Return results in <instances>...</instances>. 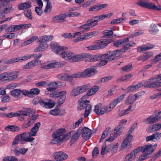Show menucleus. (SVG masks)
I'll use <instances>...</instances> for the list:
<instances>
[{
    "label": "nucleus",
    "mask_w": 161,
    "mask_h": 161,
    "mask_svg": "<svg viewBox=\"0 0 161 161\" xmlns=\"http://www.w3.org/2000/svg\"><path fill=\"white\" fill-rule=\"evenodd\" d=\"M53 156L56 161H60V152L54 153Z\"/></svg>",
    "instance_id": "58"
},
{
    "label": "nucleus",
    "mask_w": 161,
    "mask_h": 161,
    "mask_svg": "<svg viewBox=\"0 0 161 161\" xmlns=\"http://www.w3.org/2000/svg\"><path fill=\"white\" fill-rule=\"evenodd\" d=\"M40 43L39 46L36 47L34 50V52H37L40 51H43L47 49L48 45L45 42H39Z\"/></svg>",
    "instance_id": "24"
},
{
    "label": "nucleus",
    "mask_w": 161,
    "mask_h": 161,
    "mask_svg": "<svg viewBox=\"0 0 161 161\" xmlns=\"http://www.w3.org/2000/svg\"><path fill=\"white\" fill-rule=\"evenodd\" d=\"M53 36H42L39 41V42H45L51 41L53 40Z\"/></svg>",
    "instance_id": "42"
},
{
    "label": "nucleus",
    "mask_w": 161,
    "mask_h": 161,
    "mask_svg": "<svg viewBox=\"0 0 161 161\" xmlns=\"http://www.w3.org/2000/svg\"><path fill=\"white\" fill-rule=\"evenodd\" d=\"M158 115L155 116L152 115L147 118L146 120L148 121L149 124H153L158 120Z\"/></svg>",
    "instance_id": "43"
},
{
    "label": "nucleus",
    "mask_w": 161,
    "mask_h": 161,
    "mask_svg": "<svg viewBox=\"0 0 161 161\" xmlns=\"http://www.w3.org/2000/svg\"><path fill=\"white\" fill-rule=\"evenodd\" d=\"M82 134V137L84 139L88 140L90 137L92 132L91 130L86 127H84L82 129H81Z\"/></svg>",
    "instance_id": "15"
},
{
    "label": "nucleus",
    "mask_w": 161,
    "mask_h": 161,
    "mask_svg": "<svg viewBox=\"0 0 161 161\" xmlns=\"http://www.w3.org/2000/svg\"><path fill=\"white\" fill-rule=\"evenodd\" d=\"M20 94V90L15 89L12 90L11 92V95L15 97H18Z\"/></svg>",
    "instance_id": "47"
},
{
    "label": "nucleus",
    "mask_w": 161,
    "mask_h": 161,
    "mask_svg": "<svg viewBox=\"0 0 161 161\" xmlns=\"http://www.w3.org/2000/svg\"><path fill=\"white\" fill-rule=\"evenodd\" d=\"M3 161H18V159L14 156H10L5 157L3 159Z\"/></svg>",
    "instance_id": "52"
},
{
    "label": "nucleus",
    "mask_w": 161,
    "mask_h": 161,
    "mask_svg": "<svg viewBox=\"0 0 161 161\" xmlns=\"http://www.w3.org/2000/svg\"><path fill=\"white\" fill-rule=\"evenodd\" d=\"M62 58L66 60H68L70 62H76L82 60L84 58H88L90 54L83 53L80 55H75V54L71 52L67 51H61Z\"/></svg>",
    "instance_id": "2"
},
{
    "label": "nucleus",
    "mask_w": 161,
    "mask_h": 161,
    "mask_svg": "<svg viewBox=\"0 0 161 161\" xmlns=\"http://www.w3.org/2000/svg\"><path fill=\"white\" fill-rule=\"evenodd\" d=\"M99 89V86H95L92 87L87 92V95L90 96L94 95L98 91Z\"/></svg>",
    "instance_id": "37"
},
{
    "label": "nucleus",
    "mask_w": 161,
    "mask_h": 161,
    "mask_svg": "<svg viewBox=\"0 0 161 161\" xmlns=\"http://www.w3.org/2000/svg\"><path fill=\"white\" fill-rule=\"evenodd\" d=\"M3 36L8 39H14L15 37L16 36L14 33L8 32L3 35Z\"/></svg>",
    "instance_id": "48"
},
{
    "label": "nucleus",
    "mask_w": 161,
    "mask_h": 161,
    "mask_svg": "<svg viewBox=\"0 0 161 161\" xmlns=\"http://www.w3.org/2000/svg\"><path fill=\"white\" fill-rule=\"evenodd\" d=\"M24 14L27 18H29L31 19H32V16L31 12L30 10L28 9L26 11H25Z\"/></svg>",
    "instance_id": "64"
},
{
    "label": "nucleus",
    "mask_w": 161,
    "mask_h": 161,
    "mask_svg": "<svg viewBox=\"0 0 161 161\" xmlns=\"http://www.w3.org/2000/svg\"><path fill=\"white\" fill-rule=\"evenodd\" d=\"M83 119V118H80L77 121L75 122L73 125L72 128L75 129L76 127H78L79 125L82 122Z\"/></svg>",
    "instance_id": "63"
},
{
    "label": "nucleus",
    "mask_w": 161,
    "mask_h": 161,
    "mask_svg": "<svg viewBox=\"0 0 161 161\" xmlns=\"http://www.w3.org/2000/svg\"><path fill=\"white\" fill-rule=\"evenodd\" d=\"M80 31L81 32H86L89 31L90 29V26L87 23L86 24L83 25L80 27Z\"/></svg>",
    "instance_id": "45"
},
{
    "label": "nucleus",
    "mask_w": 161,
    "mask_h": 161,
    "mask_svg": "<svg viewBox=\"0 0 161 161\" xmlns=\"http://www.w3.org/2000/svg\"><path fill=\"white\" fill-rule=\"evenodd\" d=\"M125 94H124L121 96L118 97L116 98L110 104L112 108H113L117 105L118 103L120 102L124 98V97L125 96Z\"/></svg>",
    "instance_id": "29"
},
{
    "label": "nucleus",
    "mask_w": 161,
    "mask_h": 161,
    "mask_svg": "<svg viewBox=\"0 0 161 161\" xmlns=\"http://www.w3.org/2000/svg\"><path fill=\"white\" fill-rule=\"evenodd\" d=\"M39 103L43 107L47 108H52L55 106V101L51 99H44L39 101Z\"/></svg>",
    "instance_id": "10"
},
{
    "label": "nucleus",
    "mask_w": 161,
    "mask_h": 161,
    "mask_svg": "<svg viewBox=\"0 0 161 161\" xmlns=\"http://www.w3.org/2000/svg\"><path fill=\"white\" fill-rule=\"evenodd\" d=\"M13 25L15 32L25 28H30L31 26V24H23L19 25Z\"/></svg>",
    "instance_id": "25"
},
{
    "label": "nucleus",
    "mask_w": 161,
    "mask_h": 161,
    "mask_svg": "<svg viewBox=\"0 0 161 161\" xmlns=\"http://www.w3.org/2000/svg\"><path fill=\"white\" fill-rule=\"evenodd\" d=\"M50 47L53 51L56 54H60V46L57 43L52 42L50 44Z\"/></svg>",
    "instance_id": "20"
},
{
    "label": "nucleus",
    "mask_w": 161,
    "mask_h": 161,
    "mask_svg": "<svg viewBox=\"0 0 161 161\" xmlns=\"http://www.w3.org/2000/svg\"><path fill=\"white\" fill-rule=\"evenodd\" d=\"M52 137L53 139L51 141V143H59L60 142V129L55 131L53 134Z\"/></svg>",
    "instance_id": "14"
},
{
    "label": "nucleus",
    "mask_w": 161,
    "mask_h": 161,
    "mask_svg": "<svg viewBox=\"0 0 161 161\" xmlns=\"http://www.w3.org/2000/svg\"><path fill=\"white\" fill-rule=\"evenodd\" d=\"M113 33L112 30H106L104 31V36L105 37H109L112 36Z\"/></svg>",
    "instance_id": "61"
},
{
    "label": "nucleus",
    "mask_w": 161,
    "mask_h": 161,
    "mask_svg": "<svg viewBox=\"0 0 161 161\" xmlns=\"http://www.w3.org/2000/svg\"><path fill=\"white\" fill-rule=\"evenodd\" d=\"M123 129L124 127L123 126L120 125H118L113 130L111 131L110 134V137L106 139V141L109 142L113 141L115 138L120 135L121 133L123 131Z\"/></svg>",
    "instance_id": "9"
},
{
    "label": "nucleus",
    "mask_w": 161,
    "mask_h": 161,
    "mask_svg": "<svg viewBox=\"0 0 161 161\" xmlns=\"http://www.w3.org/2000/svg\"><path fill=\"white\" fill-rule=\"evenodd\" d=\"M160 60H161V53L156 56L155 58L152 60L151 62L153 64H155Z\"/></svg>",
    "instance_id": "62"
},
{
    "label": "nucleus",
    "mask_w": 161,
    "mask_h": 161,
    "mask_svg": "<svg viewBox=\"0 0 161 161\" xmlns=\"http://www.w3.org/2000/svg\"><path fill=\"white\" fill-rule=\"evenodd\" d=\"M37 59H35L30 61L26 64L24 65L23 69H31L36 65V62H37Z\"/></svg>",
    "instance_id": "33"
},
{
    "label": "nucleus",
    "mask_w": 161,
    "mask_h": 161,
    "mask_svg": "<svg viewBox=\"0 0 161 161\" xmlns=\"http://www.w3.org/2000/svg\"><path fill=\"white\" fill-rule=\"evenodd\" d=\"M35 111L32 109L27 108L25 110L19 111V119L21 121H25L23 124V129L27 128L32 125L37 119L38 115H35Z\"/></svg>",
    "instance_id": "1"
},
{
    "label": "nucleus",
    "mask_w": 161,
    "mask_h": 161,
    "mask_svg": "<svg viewBox=\"0 0 161 161\" xmlns=\"http://www.w3.org/2000/svg\"><path fill=\"white\" fill-rule=\"evenodd\" d=\"M157 146V144H155L153 145L150 144L142 146V152L145 153L147 155H149L154 151Z\"/></svg>",
    "instance_id": "12"
},
{
    "label": "nucleus",
    "mask_w": 161,
    "mask_h": 161,
    "mask_svg": "<svg viewBox=\"0 0 161 161\" xmlns=\"http://www.w3.org/2000/svg\"><path fill=\"white\" fill-rule=\"evenodd\" d=\"M58 105L55 107V108L50 111L49 114H51L53 115H57L59 114L60 111L59 108L60 107V100L59 99L58 100Z\"/></svg>",
    "instance_id": "30"
},
{
    "label": "nucleus",
    "mask_w": 161,
    "mask_h": 161,
    "mask_svg": "<svg viewBox=\"0 0 161 161\" xmlns=\"http://www.w3.org/2000/svg\"><path fill=\"white\" fill-rule=\"evenodd\" d=\"M42 54L41 53H39L38 55L35 53L29 55H25V60L34 57H35L37 59H38L42 57Z\"/></svg>",
    "instance_id": "41"
},
{
    "label": "nucleus",
    "mask_w": 161,
    "mask_h": 161,
    "mask_svg": "<svg viewBox=\"0 0 161 161\" xmlns=\"http://www.w3.org/2000/svg\"><path fill=\"white\" fill-rule=\"evenodd\" d=\"M89 96L87 95V93L85 95H84L80 99L81 100L79 103L78 107V109L80 110L85 109V112L84 114L85 118L87 117L91 112L92 106L89 103L90 102L89 101L87 100L83 101L82 100V99L86 98V97Z\"/></svg>",
    "instance_id": "4"
},
{
    "label": "nucleus",
    "mask_w": 161,
    "mask_h": 161,
    "mask_svg": "<svg viewBox=\"0 0 161 161\" xmlns=\"http://www.w3.org/2000/svg\"><path fill=\"white\" fill-rule=\"evenodd\" d=\"M154 46L153 44H150L148 46L143 45L142 46L139 47L137 48V52L142 53L143 52L151 49L154 47Z\"/></svg>",
    "instance_id": "32"
},
{
    "label": "nucleus",
    "mask_w": 161,
    "mask_h": 161,
    "mask_svg": "<svg viewBox=\"0 0 161 161\" xmlns=\"http://www.w3.org/2000/svg\"><path fill=\"white\" fill-rule=\"evenodd\" d=\"M66 94L67 92L65 91H61V105L65 100Z\"/></svg>",
    "instance_id": "56"
},
{
    "label": "nucleus",
    "mask_w": 161,
    "mask_h": 161,
    "mask_svg": "<svg viewBox=\"0 0 161 161\" xmlns=\"http://www.w3.org/2000/svg\"><path fill=\"white\" fill-rule=\"evenodd\" d=\"M112 107L110 104L109 107L105 106L101 108L97 115H101L105 113H108L111 110Z\"/></svg>",
    "instance_id": "35"
},
{
    "label": "nucleus",
    "mask_w": 161,
    "mask_h": 161,
    "mask_svg": "<svg viewBox=\"0 0 161 161\" xmlns=\"http://www.w3.org/2000/svg\"><path fill=\"white\" fill-rule=\"evenodd\" d=\"M109 53H111L110 51L108 52L106 54L93 56L89 58L88 60L92 62L100 60V61L97 63V65L98 66H103L107 64L108 61L114 60V58L111 56Z\"/></svg>",
    "instance_id": "3"
},
{
    "label": "nucleus",
    "mask_w": 161,
    "mask_h": 161,
    "mask_svg": "<svg viewBox=\"0 0 161 161\" xmlns=\"http://www.w3.org/2000/svg\"><path fill=\"white\" fill-rule=\"evenodd\" d=\"M59 82H51L48 84L47 87V90L49 92H53L57 91V88L58 87V84Z\"/></svg>",
    "instance_id": "21"
},
{
    "label": "nucleus",
    "mask_w": 161,
    "mask_h": 161,
    "mask_svg": "<svg viewBox=\"0 0 161 161\" xmlns=\"http://www.w3.org/2000/svg\"><path fill=\"white\" fill-rule=\"evenodd\" d=\"M136 44L134 42H130L129 43H127L125 45H123L124 47L123 48L115 50L114 51H111L110 53H109V54L111 55L114 58V60L116 59L115 56L117 55H119L122 53L125 52L129 48L131 47H133Z\"/></svg>",
    "instance_id": "7"
},
{
    "label": "nucleus",
    "mask_w": 161,
    "mask_h": 161,
    "mask_svg": "<svg viewBox=\"0 0 161 161\" xmlns=\"http://www.w3.org/2000/svg\"><path fill=\"white\" fill-rule=\"evenodd\" d=\"M46 1L47 2V5L44 10V12L45 13H48L51 11L52 6L51 3L50 2L49 0H48V1Z\"/></svg>",
    "instance_id": "46"
},
{
    "label": "nucleus",
    "mask_w": 161,
    "mask_h": 161,
    "mask_svg": "<svg viewBox=\"0 0 161 161\" xmlns=\"http://www.w3.org/2000/svg\"><path fill=\"white\" fill-rule=\"evenodd\" d=\"M14 10V9L13 8L12 5H10L8 7L5 8L3 9V12L4 14H7L9 13L11 11H13Z\"/></svg>",
    "instance_id": "53"
},
{
    "label": "nucleus",
    "mask_w": 161,
    "mask_h": 161,
    "mask_svg": "<svg viewBox=\"0 0 161 161\" xmlns=\"http://www.w3.org/2000/svg\"><path fill=\"white\" fill-rule=\"evenodd\" d=\"M156 77L148 79L144 83V86L146 88L156 87Z\"/></svg>",
    "instance_id": "16"
},
{
    "label": "nucleus",
    "mask_w": 161,
    "mask_h": 161,
    "mask_svg": "<svg viewBox=\"0 0 161 161\" xmlns=\"http://www.w3.org/2000/svg\"><path fill=\"white\" fill-rule=\"evenodd\" d=\"M60 63V62L54 61V62L50 63L45 65H42L41 68L42 69H48L54 68H57L59 67Z\"/></svg>",
    "instance_id": "18"
},
{
    "label": "nucleus",
    "mask_w": 161,
    "mask_h": 161,
    "mask_svg": "<svg viewBox=\"0 0 161 161\" xmlns=\"http://www.w3.org/2000/svg\"><path fill=\"white\" fill-rule=\"evenodd\" d=\"M154 46L153 44H150L148 46L143 45L142 46L139 47L137 48V52L142 53L143 52L151 49L154 47Z\"/></svg>",
    "instance_id": "31"
},
{
    "label": "nucleus",
    "mask_w": 161,
    "mask_h": 161,
    "mask_svg": "<svg viewBox=\"0 0 161 161\" xmlns=\"http://www.w3.org/2000/svg\"><path fill=\"white\" fill-rule=\"evenodd\" d=\"M80 94L77 87L74 88L71 92L70 95L72 97H75Z\"/></svg>",
    "instance_id": "55"
},
{
    "label": "nucleus",
    "mask_w": 161,
    "mask_h": 161,
    "mask_svg": "<svg viewBox=\"0 0 161 161\" xmlns=\"http://www.w3.org/2000/svg\"><path fill=\"white\" fill-rule=\"evenodd\" d=\"M60 96V92H53V93L50 94L49 97L53 98H57Z\"/></svg>",
    "instance_id": "54"
},
{
    "label": "nucleus",
    "mask_w": 161,
    "mask_h": 161,
    "mask_svg": "<svg viewBox=\"0 0 161 161\" xmlns=\"http://www.w3.org/2000/svg\"><path fill=\"white\" fill-rule=\"evenodd\" d=\"M18 71L8 72H4L0 74V80L3 79L7 78L5 80L6 82H8L16 79L18 76V74L19 73Z\"/></svg>",
    "instance_id": "8"
},
{
    "label": "nucleus",
    "mask_w": 161,
    "mask_h": 161,
    "mask_svg": "<svg viewBox=\"0 0 161 161\" xmlns=\"http://www.w3.org/2000/svg\"><path fill=\"white\" fill-rule=\"evenodd\" d=\"M98 20L97 19L94 18V17L91 19H88L87 21L88 24L90 26L91 28L94 27L97 24Z\"/></svg>",
    "instance_id": "39"
},
{
    "label": "nucleus",
    "mask_w": 161,
    "mask_h": 161,
    "mask_svg": "<svg viewBox=\"0 0 161 161\" xmlns=\"http://www.w3.org/2000/svg\"><path fill=\"white\" fill-rule=\"evenodd\" d=\"M129 42V38L119 40L115 41L114 43V46L115 47H120L127 43Z\"/></svg>",
    "instance_id": "26"
},
{
    "label": "nucleus",
    "mask_w": 161,
    "mask_h": 161,
    "mask_svg": "<svg viewBox=\"0 0 161 161\" xmlns=\"http://www.w3.org/2000/svg\"><path fill=\"white\" fill-rule=\"evenodd\" d=\"M113 13H110L106 14H102L100 15L94 16V18L97 19L98 21L102 20L106 18H108L113 15Z\"/></svg>",
    "instance_id": "40"
},
{
    "label": "nucleus",
    "mask_w": 161,
    "mask_h": 161,
    "mask_svg": "<svg viewBox=\"0 0 161 161\" xmlns=\"http://www.w3.org/2000/svg\"><path fill=\"white\" fill-rule=\"evenodd\" d=\"M135 158V155L131 152L130 154H128L126 157L127 161H131Z\"/></svg>",
    "instance_id": "57"
},
{
    "label": "nucleus",
    "mask_w": 161,
    "mask_h": 161,
    "mask_svg": "<svg viewBox=\"0 0 161 161\" xmlns=\"http://www.w3.org/2000/svg\"><path fill=\"white\" fill-rule=\"evenodd\" d=\"M22 61H25V56L21 57H19L17 58L11 59L6 61L5 63L7 64H9L17 62H20Z\"/></svg>",
    "instance_id": "27"
},
{
    "label": "nucleus",
    "mask_w": 161,
    "mask_h": 161,
    "mask_svg": "<svg viewBox=\"0 0 161 161\" xmlns=\"http://www.w3.org/2000/svg\"><path fill=\"white\" fill-rule=\"evenodd\" d=\"M135 101L134 97L133 95H130L125 100V104L126 105H130L133 104Z\"/></svg>",
    "instance_id": "36"
},
{
    "label": "nucleus",
    "mask_w": 161,
    "mask_h": 161,
    "mask_svg": "<svg viewBox=\"0 0 161 161\" xmlns=\"http://www.w3.org/2000/svg\"><path fill=\"white\" fill-rule=\"evenodd\" d=\"M31 6V2H25L22 3L18 5V8L21 10H23L25 9L30 8Z\"/></svg>",
    "instance_id": "38"
},
{
    "label": "nucleus",
    "mask_w": 161,
    "mask_h": 161,
    "mask_svg": "<svg viewBox=\"0 0 161 161\" xmlns=\"http://www.w3.org/2000/svg\"><path fill=\"white\" fill-rule=\"evenodd\" d=\"M111 39H104L98 40L96 42L98 50L104 48L110 43Z\"/></svg>",
    "instance_id": "13"
},
{
    "label": "nucleus",
    "mask_w": 161,
    "mask_h": 161,
    "mask_svg": "<svg viewBox=\"0 0 161 161\" xmlns=\"http://www.w3.org/2000/svg\"><path fill=\"white\" fill-rule=\"evenodd\" d=\"M96 67L95 66H91L88 68H87L85 70L81 72H77L73 74L72 75H70V79L71 82L73 80L74 78L80 77H89L92 75V74H94V72L96 69Z\"/></svg>",
    "instance_id": "6"
},
{
    "label": "nucleus",
    "mask_w": 161,
    "mask_h": 161,
    "mask_svg": "<svg viewBox=\"0 0 161 161\" xmlns=\"http://www.w3.org/2000/svg\"><path fill=\"white\" fill-rule=\"evenodd\" d=\"M41 126V123L38 122L35 124L34 126L31 129L29 133L30 136H35Z\"/></svg>",
    "instance_id": "23"
},
{
    "label": "nucleus",
    "mask_w": 161,
    "mask_h": 161,
    "mask_svg": "<svg viewBox=\"0 0 161 161\" xmlns=\"http://www.w3.org/2000/svg\"><path fill=\"white\" fill-rule=\"evenodd\" d=\"M81 132V130L80 128H79L76 132L74 130L69 132L70 136L71 135V139L70 141V146H72L78 139Z\"/></svg>",
    "instance_id": "11"
},
{
    "label": "nucleus",
    "mask_w": 161,
    "mask_h": 161,
    "mask_svg": "<svg viewBox=\"0 0 161 161\" xmlns=\"http://www.w3.org/2000/svg\"><path fill=\"white\" fill-rule=\"evenodd\" d=\"M93 35L91 33V32L86 33L84 35L81 36L78 38L75 39L74 40V42H78L83 40H86L89 38L92 37Z\"/></svg>",
    "instance_id": "28"
},
{
    "label": "nucleus",
    "mask_w": 161,
    "mask_h": 161,
    "mask_svg": "<svg viewBox=\"0 0 161 161\" xmlns=\"http://www.w3.org/2000/svg\"><path fill=\"white\" fill-rule=\"evenodd\" d=\"M133 137L132 135H128L123 140L121 147V150H124L128 145H130V142L131 141Z\"/></svg>",
    "instance_id": "19"
},
{
    "label": "nucleus",
    "mask_w": 161,
    "mask_h": 161,
    "mask_svg": "<svg viewBox=\"0 0 161 161\" xmlns=\"http://www.w3.org/2000/svg\"><path fill=\"white\" fill-rule=\"evenodd\" d=\"M91 87L89 84H87L81 86H77V89L80 94L86 92Z\"/></svg>",
    "instance_id": "34"
},
{
    "label": "nucleus",
    "mask_w": 161,
    "mask_h": 161,
    "mask_svg": "<svg viewBox=\"0 0 161 161\" xmlns=\"http://www.w3.org/2000/svg\"><path fill=\"white\" fill-rule=\"evenodd\" d=\"M39 89L35 88L32 89L30 91V97L34 95H38L40 92Z\"/></svg>",
    "instance_id": "50"
},
{
    "label": "nucleus",
    "mask_w": 161,
    "mask_h": 161,
    "mask_svg": "<svg viewBox=\"0 0 161 161\" xmlns=\"http://www.w3.org/2000/svg\"><path fill=\"white\" fill-rule=\"evenodd\" d=\"M161 137V133L157 132L153 134L151 136L146 137V139L147 142L152 141L156 142L158 141Z\"/></svg>",
    "instance_id": "17"
},
{
    "label": "nucleus",
    "mask_w": 161,
    "mask_h": 161,
    "mask_svg": "<svg viewBox=\"0 0 161 161\" xmlns=\"http://www.w3.org/2000/svg\"><path fill=\"white\" fill-rule=\"evenodd\" d=\"M70 137L69 132L67 134H61V143L65 142L69 140Z\"/></svg>",
    "instance_id": "44"
},
{
    "label": "nucleus",
    "mask_w": 161,
    "mask_h": 161,
    "mask_svg": "<svg viewBox=\"0 0 161 161\" xmlns=\"http://www.w3.org/2000/svg\"><path fill=\"white\" fill-rule=\"evenodd\" d=\"M111 147L110 145L106 147V146H102L101 154L102 155H104L109 151V148Z\"/></svg>",
    "instance_id": "51"
},
{
    "label": "nucleus",
    "mask_w": 161,
    "mask_h": 161,
    "mask_svg": "<svg viewBox=\"0 0 161 161\" xmlns=\"http://www.w3.org/2000/svg\"><path fill=\"white\" fill-rule=\"evenodd\" d=\"M156 26L154 25H151L149 27V32L152 34H155L158 31Z\"/></svg>",
    "instance_id": "49"
},
{
    "label": "nucleus",
    "mask_w": 161,
    "mask_h": 161,
    "mask_svg": "<svg viewBox=\"0 0 161 161\" xmlns=\"http://www.w3.org/2000/svg\"><path fill=\"white\" fill-rule=\"evenodd\" d=\"M28 149L27 148H21L17 147L14 150V154L16 156H19L20 154H25Z\"/></svg>",
    "instance_id": "22"
},
{
    "label": "nucleus",
    "mask_w": 161,
    "mask_h": 161,
    "mask_svg": "<svg viewBox=\"0 0 161 161\" xmlns=\"http://www.w3.org/2000/svg\"><path fill=\"white\" fill-rule=\"evenodd\" d=\"M28 134V132H25L16 135L14 138L12 145H14L17 144L19 141L21 144H24L26 142H30L34 140V138L32 137V136L29 135L27 137Z\"/></svg>",
    "instance_id": "5"
},
{
    "label": "nucleus",
    "mask_w": 161,
    "mask_h": 161,
    "mask_svg": "<svg viewBox=\"0 0 161 161\" xmlns=\"http://www.w3.org/2000/svg\"><path fill=\"white\" fill-rule=\"evenodd\" d=\"M145 61L147 60L153 55V53L152 52H147L143 54Z\"/></svg>",
    "instance_id": "60"
},
{
    "label": "nucleus",
    "mask_w": 161,
    "mask_h": 161,
    "mask_svg": "<svg viewBox=\"0 0 161 161\" xmlns=\"http://www.w3.org/2000/svg\"><path fill=\"white\" fill-rule=\"evenodd\" d=\"M132 68V66L131 64L122 67L121 69L123 71L126 72L130 71Z\"/></svg>",
    "instance_id": "59"
}]
</instances>
